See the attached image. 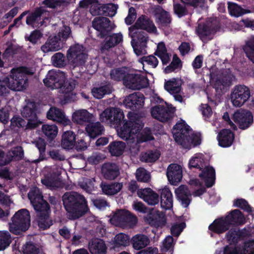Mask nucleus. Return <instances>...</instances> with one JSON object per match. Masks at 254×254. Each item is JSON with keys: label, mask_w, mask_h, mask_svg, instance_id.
<instances>
[{"label": "nucleus", "mask_w": 254, "mask_h": 254, "mask_svg": "<svg viewBox=\"0 0 254 254\" xmlns=\"http://www.w3.org/2000/svg\"><path fill=\"white\" fill-rule=\"evenodd\" d=\"M251 96V92L248 87L244 85L235 86L231 93V101L235 107L242 106L248 101Z\"/></svg>", "instance_id": "13"}, {"label": "nucleus", "mask_w": 254, "mask_h": 254, "mask_svg": "<svg viewBox=\"0 0 254 254\" xmlns=\"http://www.w3.org/2000/svg\"><path fill=\"white\" fill-rule=\"evenodd\" d=\"M88 250L91 254H106L107 247L104 241L95 239L89 242Z\"/></svg>", "instance_id": "32"}, {"label": "nucleus", "mask_w": 254, "mask_h": 254, "mask_svg": "<svg viewBox=\"0 0 254 254\" xmlns=\"http://www.w3.org/2000/svg\"><path fill=\"white\" fill-rule=\"evenodd\" d=\"M102 174L107 180L115 179L120 174L118 166L115 163H106L103 165Z\"/></svg>", "instance_id": "31"}, {"label": "nucleus", "mask_w": 254, "mask_h": 254, "mask_svg": "<svg viewBox=\"0 0 254 254\" xmlns=\"http://www.w3.org/2000/svg\"><path fill=\"white\" fill-rule=\"evenodd\" d=\"M126 147L125 143L122 141H115L111 143L109 146V151L112 155L119 156L121 155Z\"/></svg>", "instance_id": "49"}, {"label": "nucleus", "mask_w": 254, "mask_h": 254, "mask_svg": "<svg viewBox=\"0 0 254 254\" xmlns=\"http://www.w3.org/2000/svg\"><path fill=\"white\" fill-rule=\"evenodd\" d=\"M26 126V122L20 117H14L11 120L10 127L14 130H17L18 128Z\"/></svg>", "instance_id": "60"}, {"label": "nucleus", "mask_w": 254, "mask_h": 254, "mask_svg": "<svg viewBox=\"0 0 254 254\" xmlns=\"http://www.w3.org/2000/svg\"><path fill=\"white\" fill-rule=\"evenodd\" d=\"M136 178L138 181L146 183L150 181V175L144 168H140L136 171Z\"/></svg>", "instance_id": "58"}, {"label": "nucleus", "mask_w": 254, "mask_h": 254, "mask_svg": "<svg viewBox=\"0 0 254 254\" xmlns=\"http://www.w3.org/2000/svg\"><path fill=\"white\" fill-rule=\"evenodd\" d=\"M35 71L33 68L20 66L11 69L9 76L0 79V95L9 93V90L22 91L28 86L27 75H32Z\"/></svg>", "instance_id": "4"}, {"label": "nucleus", "mask_w": 254, "mask_h": 254, "mask_svg": "<svg viewBox=\"0 0 254 254\" xmlns=\"http://www.w3.org/2000/svg\"><path fill=\"white\" fill-rule=\"evenodd\" d=\"M28 198L38 213L39 227L43 229L49 228L52 225V221L49 217V206L48 203L43 199L39 189L36 187L32 188L28 193Z\"/></svg>", "instance_id": "7"}, {"label": "nucleus", "mask_w": 254, "mask_h": 254, "mask_svg": "<svg viewBox=\"0 0 254 254\" xmlns=\"http://www.w3.org/2000/svg\"><path fill=\"white\" fill-rule=\"evenodd\" d=\"M181 67V61L178 58L174 57L171 64L165 68L164 72L166 73H168L176 69L180 68Z\"/></svg>", "instance_id": "63"}, {"label": "nucleus", "mask_w": 254, "mask_h": 254, "mask_svg": "<svg viewBox=\"0 0 254 254\" xmlns=\"http://www.w3.org/2000/svg\"><path fill=\"white\" fill-rule=\"evenodd\" d=\"M186 224L184 222H182L179 223L174 224L171 229V232L172 234L174 236L178 237L181 233L182 232L183 229L185 228Z\"/></svg>", "instance_id": "64"}, {"label": "nucleus", "mask_w": 254, "mask_h": 254, "mask_svg": "<svg viewBox=\"0 0 254 254\" xmlns=\"http://www.w3.org/2000/svg\"><path fill=\"white\" fill-rule=\"evenodd\" d=\"M65 76L60 70H52L49 71L46 77L43 80L45 85L52 89H59L61 93L59 98L61 104L74 101L76 94L73 92L75 87L74 80L70 79L65 81Z\"/></svg>", "instance_id": "3"}, {"label": "nucleus", "mask_w": 254, "mask_h": 254, "mask_svg": "<svg viewBox=\"0 0 254 254\" xmlns=\"http://www.w3.org/2000/svg\"><path fill=\"white\" fill-rule=\"evenodd\" d=\"M206 164L204 155L201 153L194 154L189 160L190 169H197L200 171L199 177L201 181L197 179H191L190 181V185L197 189L192 193L194 196L202 194L205 191V186L211 187L214 184L215 171L212 167L207 166Z\"/></svg>", "instance_id": "2"}, {"label": "nucleus", "mask_w": 254, "mask_h": 254, "mask_svg": "<svg viewBox=\"0 0 254 254\" xmlns=\"http://www.w3.org/2000/svg\"><path fill=\"white\" fill-rule=\"evenodd\" d=\"M125 218V226L123 228H132L134 226L137 222V218L134 215L127 210H126Z\"/></svg>", "instance_id": "56"}, {"label": "nucleus", "mask_w": 254, "mask_h": 254, "mask_svg": "<svg viewBox=\"0 0 254 254\" xmlns=\"http://www.w3.org/2000/svg\"><path fill=\"white\" fill-rule=\"evenodd\" d=\"M127 73V69L122 67L113 69L111 71L110 76L111 78L114 80L119 81L121 79L124 80Z\"/></svg>", "instance_id": "52"}, {"label": "nucleus", "mask_w": 254, "mask_h": 254, "mask_svg": "<svg viewBox=\"0 0 254 254\" xmlns=\"http://www.w3.org/2000/svg\"><path fill=\"white\" fill-rule=\"evenodd\" d=\"M145 221L155 227H162L166 224V218L163 213L152 209L145 217Z\"/></svg>", "instance_id": "22"}, {"label": "nucleus", "mask_w": 254, "mask_h": 254, "mask_svg": "<svg viewBox=\"0 0 254 254\" xmlns=\"http://www.w3.org/2000/svg\"><path fill=\"white\" fill-rule=\"evenodd\" d=\"M182 83L179 78H172L165 81L164 88L171 94L180 93L181 92Z\"/></svg>", "instance_id": "41"}, {"label": "nucleus", "mask_w": 254, "mask_h": 254, "mask_svg": "<svg viewBox=\"0 0 254 254\" xmlns=\"http://www.w3.org/2000/svg\"><path fill=\"white\" fill-rule=\"evenodd\" d=\"M85 130L90 138H95L103 133L104 127L99 122H96L88 124Z\"/></svg>", "instance_id": "44"}, {"label": "nucleus", "mask_w": 254, "mask_h": 254, "mask_svg": "<svg viewBox=\"0 0 254 254\" xmlns=\"http://www.w3.org/2000/svg\"><path fill=\"white\" fill-rule=\"evenodd\" d=\"M60 29L57 37L64 43L71 34V31L69 26L62 24L60 27Z\"/></svg>", "instance_id": "55"}, {"label": "nucleus", "mask_w": 254, "mask_h": 254, "mask_svg": "<svg viewBox=\"0 0 254 254\" xmlns=\"http://www.w3.org/2000/svg\"><path fill=\"white\" fill-rule=\"evenodd\" d=\"M160 156V153L157 150H148L141 153L140 159L145 162H154L158 159Z\"/></svg>", "instance_id": "48"}, {"label": "nucleus", "mask_w": 254, "mask_h": 254, "mask_svg": "<svg viewBox=\"0 0 254 254\" xmlns=\"http://www.w3.org/2000/svg\"><path fill=\"white\" fill-rule=\"evenodd\" d=\"M167 176L171 184L176 185L182 179V167L177 164H170L167 168Z\"/></svg>", "instance_id": "23"}, {"label": "nucleus", "mask_w": 254, "mask_h": 254, "mask_svg": "<svg viewBox=\"0 0 254 254\" xmlns=\"http://www.w3.org/2000/svg\"><path fill=\"white\" fill-rule=\"evenodd\" d=\"M66 57L68 61L76 65L84 63L87 58L86 51L85 48L78 44L70 47L67 52Z\"/></svg>", "instance_id": "14"}, {"label": "nucleus", "mask_w": 254, "mask_h": 254, "mask_svg": "<svg viewBox=\"0 0 254 254\" xmlns=\"http://www.w3.org/2000/svg\"><path fill=\"white\" fill-rule=\"evenodd\" d=\"M23 156V151L21 147L14 148L11 151L8 152L7 159H4V153L0 151V165H4L9 163L13 158L15 160L21 159Z\"/></svg>", "instance_id": "34"}, {"label": "nucleus", "mask_w": 254, "mask_h": 254, "mask_svg": "<svg viewBox=\"0 0 254 254\" xmlns=\"http://www.w3.org/2000/svg\"><path fill=\"white\" fill-rule=\"evenodd\" d=\"M9 223V230L14 234H20L26 231L30 225V213L26 209L17 211L11 218Z\"/></svg>", "instance_id": "9"}, {"label": "nucleus", "mask_w": 254, "mask_h": 254, "mask_svg": "<svg viewBox=\"0 0 254 254\" xmlns=\"http://www.w3.org/2000/svg\"><path fill=\"white\" fill-rule=\"evenodd\" d=\"M94 119L93 114L85 109H79L75 111L72 115V120L74 123L79 125H83L90 122Z\"/></svg>", "instance_id": "29"}, {"label": "nucleus", "mask_w": 254, "mask_h": 254, "mask_svg": "<svg viewBox=\"0 0 254 254\" xmlns=\"http://www.w3.org/2000/svg\"><path fill=\"white\" fill-rule=\"evenodd\" d=\"M211 76V81L219 94L227 90L235 79L234 75L229 69L223 72L217 77H213L212 75Z\"/></svg>", "instance_id": "12"}, {"label": "nucleus", "mask_w": 254, "mask_h": 254, "mask_svg": "<svg viewBox=\"0 0 254 254\" xmlns=\"http://www.w3.org/2000/svg\"><path fill=\"white\" fill-rule=\"evenodd\" d=\"M155 15L157 19V22L160 25L161 28L165 30L171 22L169 14L161 7H158L155 11Z\"/></svg>", "instance_id": "35"}, {"label": "nucleus", "mask_w": 254, "mask_h": 254, "mask_svg": "<svg viewBox=\"0 0 254 254\" xmlns=\"http://www.w3.org/2000/svg\"><path fill=\"white\" fill-rule=\"evenodd\" d=\"M231 226L226 216L215 219L209 226V229L217 234L223 233L229 230Z\"/></svg>", "instance_id": "28"}, {"label": "nucleus", "mask_w": 254, "mask_h": 254, "mask_svg": "<svg viewBox=\"0 0 254 254\" xmlns=\"http://www.w3.org/2000/svg\"><path fill=\"white\" fill-rule=\"evenodd\" d=\"M11 242L10 235L7 231H0V251L4 250Z\"/></svg>", "instance_id": "53"}, {"label": "nucleus", "mask_w": 254, "mask_h": 254, "mask_svg": "<svg viewBox=\"0 0 254 254\" xmlns=\"http://www.w3.org/2000/svg\"><path fill=\"white\" fill-rule=\"evenodd\" d=\"M101 188L103 192L108 195H112L118 193L123 188L122 183H112L110 184L102 183Z\"/></svg>", "instance_id": "42"}, {"label": "nucleus", "mask_w": 254, "mask_h": 254, "mask_svg": "<svg viewBox=\"0 0 254 254\" xmlns=\"http://www.w3.org/2000/svg\"><path fill=\"white\" fill-rule=\"evenodd\" d=\"M176 195L182 206L187 207L190 202V194L185 186H181L175 190Z\"/></svg>", "instance_id": "36"}, {"label": "nucleus", "mask_w": 254, "mask_h": 254, "mask_svg": "<svg viewBox=\"0 0 254 254\" xmlns=\"http://www.w3.org/2000/svg\"><path fill=\"white\" fill-rule=\"evenodd\" d=\"M76 136L72 131H66L63 133L62 135L61 145L65 149H72L75 144Z\"/></svg>", "instance_id": "39"}, {"label": "nucleus", "mask_w": 254, "mask_h": 254, "mask_svg": "<svg viewBox=\"0 0 254 254\" xmlns=\"http://www.w3.org/2000/svg\"><path fill=\"white\" fill-rule=\"evenodd\" d=\"M165 106H156L153 107L151 110L152 116L159 121L164 122L171 119L175 112V108L164 102Z\"/></svg>", "instance_id": "15"}, {"label": "nucleus", "mask_w": 254, "mask_h": 254, "mask_svg": "<svg viewBox=\"0 0 254 254\" xmlns=\"http://www.w3.org/2000/svg\"><path fill=\"white\" fill-rule=\"evenodd\" d=\"M155 54L160 58L163 64H166L170 62V56L167 52L165 45L163 42L158 43Z\"/></svg>", "instance_id": "47"}, {"label": "nucleus", "mask_w": 254, "mask_h": 254, "mask_svg": "<svg viewBox=\"0 0 254 254\" xmlns=\"http://www.w3.org/2000/svg\"><path fill=\"white\" fill-rule=\"evenodd\" d=\"M64 171L61 167L56 165L45 167L43 170L44 178L41 180L42 183L50 189L60 187L62 183L59 176Z\"/></svg>", "instance_id": "10"}, {"label": "nucleus", "mask_w": 254, "mask_h": 254, "mask_svg": "<svg viewBox=\"0 0 254 254\" xmlns=\"http://www.w3.org/2000/svg\"><path fill=\"white\" fill-rule=\"evenodd\" d=\"M47 118L49 120L56 122L64 126L70 124V120L65 115L60 109L56 108H51L48 112Z\"/></svg>", "instance_id": "25"}, {"label": "nucleus", "mask_w": 254, "mask_h": 254, "mask_svg": "<svg viewBox=\"0 0 254 254\" xmlns=\"http://www.w3.org/2000/svg\"><path fill=\"white\" fill-rule=\"evenodd\" d=\"M140 62L143 66L147 64L152 68L156 67L158 64L157 59L154 56L144 57L140 60Z\"/></svg>", "instance_id": "62"}, {"label": "nucleus", "mask_w": 254, "mask_h": 254, "mask_svg": "<svg viewBox=\"0 0 254 254\" xmlns=\"http://www.w3.org/2000/svg\"><path fill=\"white\" fill-rule=\"evenodd\" d=\"M53 64L57 67H62L65 64V58L64 55L61 53L54 54L52 57Z\"/></svg>", "instance_id": "59"}, {"label": "nucleus", "mask_w": 254, "mask_h": 254, "mask_svg": "<svg viewBox=\"0 0 254 254\" xmlns=\"http://www.w3.org/2000/svg\"><path fill=\"white\" fill-rule=\"evenodd\" d=\"M124 84L128 88L139 90L148 85V79L139 74L127 72L124 79Z\"/></svg>", "instance_id": "16"}, {"label": "nucleus", "mask_w": 254, "mask_h": 254, "mask_svg": "<svg viewBox=\"0 0 254 254\" xmlns=\"http://www.w3.org/2000/svg\"><path fill=\"white\" fill-rule=\"evenodd\" d=\"M198 26L196 32L202 41H206L212 38L213 35L216 32L214 28V23L207 21L203 23L201 19H199Z\"/></svg>", "instance_id": "19"}, {"label": "nucleus", "mask_w": 254, "mask_h": 254, "mask_svg": "<svg viewBox=\"0 0 254 254\" xmlns=\"http://www.w3.org/2000/svg\"><path fill=\"white\" fill-rule=\"evenodd\" d=\"M123 112L119 108H108L100 115V120L116 128L118 135L127 141L130 147L138 149V144L151 140L153 137L148 128L140 132L142 124L140 120L124 123Z\"/></svg>", "instance_id": "1"}, {"label": "nucleus", "mask_w": 254, "mask_h": 254, "mask_svg": "<svg viewBox=\"0 0 254 254\" xmlns=\"http://www.w3.org/2000/svg\"><path fill=\"white\" fill-rule=\"evenodd\" d=\"M233 120L239 128L246 129L253 124L254 117L251 112L239 110L233 114Z\"/></svg>", "instance_id": "18"}, {"label": "nucleus", "mask_w": 254, "mask_h": 254, "mask_svg": "<svg viewBox=\"0 0 254 254\" xmlns=\"http://www.w3.org/2000/svg\"><path fill=\"white\" fill-rule=\"evenodd\" d=\"M176 142L183 148L190 149L201 142V134L193 132L183 120L177 122L172 130Z\"/></svg>", "instance_id": "5"}, {"label": "nucleus", "mask_w": 254, "mask_h": 254, "mask_svg": "<svg viewBox=\"0 0 254 254\" xmlns=\"http://www.w3.org/2000/svg\"><path fill=\"white\" fill-rule=\"evenodd\" d=\"M64 43L57 36L49 37V39L43 45L41 49L45 53L49 52L57 51L60 50Z\"/></svg>", "instance_id": "30"}, {"label": "nucleus", "mask_w": 254, "mask_h": 254, "mask_svg": "<svg viewBox=\"0 0 254 254\" xmlns=\"http://www.w3.org/2000/svg\"><path fill=\"white\" fill-rule=\"evenodd\" d=\"M112 87L109 83H102L98 87H94L92 89L93 96L97 99L102 98L105 95L112 92Z\"/></svg>", "instance_id": "45"}, {"label": "nucleus", "mask_w": 254, "mask_h": 254, "mask_svg": "<svg viewBox=\"0 0 254 254\" xmlns=\"http://www.w3.org/2000/svg\"><path fill=\"white\" fill-rule=\"evenodd\" d=\"M126 210H119L116 211L110 219L111 224L115 226H125V218Z\"/></svg>", "instance_id": "46"}, {"label": "nucleus", "mask_w": 254, "mask_h": 254, "mask_svg": "<svg viewBox=\"0 0 254 254\" xmlns=\"http://www.w3.org/2000/svg\"><path fill=\"white\" fill-rule=\"evenodd\" d=\"M148 41V37L144 34H140L139 36L136 38L135 41L132 39L131 45L137 56H139L147 54L146 44Z\"/></svg>", "instance_id": "27"}, {"label": "nucleus", "mask_w": 254, "mask_h": 254, "mask_svg": "<svg viewBox=\"0 0 254 254\" xmlns=\"http://www.w3.org/2000/svg\"><path fill=\"white\" fill-rule=\"evenodd\" d=\"M245 50L249 59L254 63V37H251L248 40Z\"/></svg>", "instance_id": "57"}, {"label": "nucleus", "mask_w": 254, "mask_h": 254, "mask_svg": "<svg viewBox=\"0 0 254 254\" xmlns=\"http://www.w3.org/2000/svg\"><path fill=\"white\" fill-rule=\"evenodd\" d=\"M138 29L145 30L148 32L156 33L157 29L152 21L147 17L141 15L137 19L135 25L128 28L129 36L135 41L137 36L142 34Z\"/></svg>", "instance_id": "11"}, {"label": "nucleus", "mask_w": 254, "mask_h": 254, "mask_svg": "<svg viewBox=\"0 0 254 254\" xmlns=\"http://www.w3.org/2000/svg\"><path fill=\"white\" fill-rule=\"evenodd\" d=\"M123 41V35L121 33H114L107 38V41L101 46V50L104 52L105 50L115 46Z\"/></svg>", "instance_id": "43"}, {"label": "nucleus", "mask_w": 254, "mask_h": 254, "mask_svg": "<svg viewBox=\"0 0 254 254\" xmlns=\"http://www.w3.org/2000/svg\"><path fill=\"white\" fill-rule=\"evenodd\" d=\"M35 104L33 102H29L24 107L21 112L23 117L27 119L26 128H34L41 124L35 113Z\"/></svg>", "instance_id": "17"}, {"label": "nucleus", "mask_w": 254, "mask_h": 254, "mask_svg": "<svg viewBox=\"0 0 254 254\" xmlns=\"http://www.w3.org/2000/svg\"><path fill=\"white\" fill-rule=\"evenodd\" d=\"M131 242L134 250H140L149 244L150 239L145 235L136 234L132 237Z\"/></svg>", "instance_id": "37"}, {"label": "nucleus", "mask_w": 254, "mask_h": 254, "mask_svg": "<svg viewBox=\"0 0 254 254\" xmlns=\"http://www.w3.org/2000/svg\"><path fill=\"white\" fill-rule=\"evenodd\" d=\"M95 180L94 179H85L82 182L79 183L80 187L88 193L94 191L96 189L95 186Z\"/></svg>", "instance_id": "54"}, {"label": "nucleus", "mask_w": 254, "mask_h": 254, "mask_svg": "<svg viewBox=\"0 0 254 254\" xmlns=\"http://www.w3.org/2000/svg\"><path fill=\"white\" fill-rule=\"evenodd\" d=\"M176 240H174L172 236H167L162 242L161 246V251L164 252H170L172 253L176 243Z\"/></svg>", "instance_id": "51"}, {"label": "nucleus", "mask_w": 254, "mask_h": 254, "mask_svg": "<svg viewBox=\"0 0 254 254\" xmlns=\"http://www.w3.org/2000/svg\"><path fill=\"white\" fill-rule=\"evenodd\" d=\"M42 130L43 133L49 138H55L58 132V128L55 125L45 124L42 126Z\"/></svg>", "instance_id": "50"}, {"label": "nucleus", "mask_w": 254, "mask_h": 254, "mask_svg": "<svg viewBox=\"0 0 254 254\" xmlns=\"http://www.w3.org/2000/svg\"><path fill=\"white\" fill-rule=\"evenodd\" d=\"M225 216L231 227L235 225L243 224L246 222L244 215L238 209L229 212Z\"/></svg>", "instance_id": "38"}, {"label": "nucleus", "mask_w": 254, "mask_h": 254, "mask_svg": "<svg viewBox=\"0 0 254 254\" xmlns=\"http://www.w3.org/2000/svg\"><path fill=\"white\" fill-rule=\"evenodd\" d=\"M48 14L43 7L37 9L34 12L28 15L26 18V24L32 27H39L43 25L47 18Z\"/></svg>", "instance_id": "20"}, {"label": "nucleus", "mask_w": 254, "mask_h": 254, "mask_svg": "<svg viewBox=\"0 0 254 254\" xmlns=\"http://www.w3.org/2000/svg\"><path fill=\"white\" fill-rule=\"evenodd\" d=\"M144 103V96L140 93L130 94L127 96L123 101V104L127 108L132 110L141 108Z\"/></svg>", "instance_id": "21"}, {"label": "nucleus", "mask_w": 254, "mask_h": 254, "mask_svg": "<svg viewBox=\"0 0 254 254\" xmlns=\"http://www.w3.org/2000/svg\"><path fill=\"white\" fill-rule=\"evenodd\" d=\"M105 4L98 3L96 2L95 4L91 5L90 8V12L92 15H105Z\"/></svg>", "instance_id": "61"}, {"label": "nucleus", "mask_w": 254, "mask_h": 254, "mask_svg": "<svg viewBox=\"0 0 254 254\" xmlns=\"http://www.w3.org/2000/svg\"><path fill=\"white\" fill-rule=\"evenodd\" d=\"M92 25L94 29L101 32L102 35H104L106 32H108L114 29L116 26L113 23L106 17H98L95 18L93 22Z\"/></svg>", "instance_id": "24"}, {"label": "nucleus", "mask_w": 254, "mask_h": 254, "mask_svg": "<svg viewBox=\"0 0 254 254\" xmlns=\"http://www.w3.org/2000/svg\"><path fill=\"white\" fill-rule=\"evenodd\" d=\"M64 207L70 219H76L88 211L85 198L75 192H67L63 197Z\"/></svg>", "instance_id": "8"}, {"label": "nucleus", "mask_w": 254, "mask_h": 254, "mask_svg": "<svg viewBox=\"0 0 254 254\" xmlns=\"http://www.w3.org/2000/svg\"><path fill=\"white\" fill-rule=\"evenodd\" d=\"M217 138L219 146L222 147H228L232 144L234 135L230 130L223 129L219 133Z\"/></svg>", "instance_id": "33"}, {"label": "nucleus", "mask_w": 254, "mask_h": 254, "mask_svg": "<svg viewBox=\"0 0 254 254\" xmlns=\"http://www.w3.org/2000/svg\"><path fill=\"white\" fill-rule=\"evenodd\" d=\"M111 248L114 249L121 247H126L129 244V237L125 233H119L110 242Z\"/></svg>", "instance_id": "40"}, {"label": "nucleus", "mask_w": 254, "mask_h": 254, "mask_svg": "<svg viewBox=\"0 0 254 254\" xmlns=\"http://www.w3.org/2000/svg\"><path fill=\"white\" fill-rule=\"evenodd\" d=\"M138 197L149 205H154L159 202V195L150 188L139 189L137 192Z\"/></svg>", "instance_id": "26"}, {"label": "nucleus", "mask_w": 254, "mask_h": 254, "mask_svg": "<svg viewBox=\"0 0 254 254\" xmlns=\"http://www.w3.org/2000/svg\"><path fill=\"white\" fill-rule=\"evenodd\" d=\"M226 238L229 244L224 247L223 254H254V239L241 241L236 228L229 230Z\"/></svg>", "instance_id": "6"}]
</instances>
